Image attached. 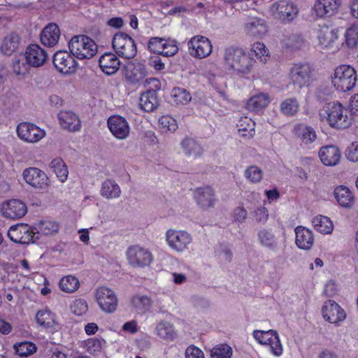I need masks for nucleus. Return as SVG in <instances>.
Returning a JSON list of instances; mask_svg holds the SVG:
<instances>
[{
    "mask_svg": "<svg viewBox=\"0 0 358 358\" xmlns=\"http://www.w3.org/2000/svg\"><path fill=\"white\" fill-rule=\"evenodd\" d=\"M296 244L303 250H309L313 245L314 237L312 231L308 229L299 226L295 229Z\"/></svg>",
    "mask_w": 358,
    "mask_h": 358,
    "instance_id": "30",
    "label": "nucleus"
},
{
    "mask_svg": "<svg viewBox=\"0 0 358 358\" xmlns=\"http://www.w3.org/2000/svg\"><path fill=\"white\" fill-rule=\"evenodd\" d=\"M36 322L45 328H52L55 324L54 314L49 310H39L36 315Z\"/></svg>",
    "mask_w": 358,
    "mask_h": 358,
    "instance_id": "45",
    "label": "nucleus"
},
{
    "mask_svg": "<svg viewBox=\"0 0 358 358\" xmlns=\"http://www.w3.org/2000/svg\"><path fill=\"white\" fill-rule=\"evenodd\" d=\"M34 227L28 224L20 223L11 226L8 231V236L14 243L27 244L30 242L35 243L39 239V236H35Z\"/></svg>",
    "mask_w": 358,
    "mask_h": 358,
    "instance_id": "10",
    "label": "nucleus"
},
{
    "mask_svg": "<svg viewBox=\"0 0 358 358\" xmlns=\"http://www.w3.org/2000/svg\"><path fill=\"white\" fill-rule=\"evenodd\" d=\"M173 101L177 104H187L190 101L192 96L190 94L183 88L175 87L172 90Z\"/></svg>",
    "mask_w": 358,
    "mask_h": 358,
    "instance_id": "52",
    "label": "nucleus"
},
{
    "mask_svg": "<svg viewBox=\"0 0 358 358\" xmlns=\"http://www.w3.org/2000/svg\"><path fill=\"white\" fill-rule=\"evenodd\" d=\"M211 358H231L232 349L227 344L216 345L211 350Z\"/></svg>",
    "mask_w": 358,
    "mask_h": 358,
    "instance_id": "51",
    "label": "nucleus"
},
{
    "mask_svg": "<svg viewBox=\"0 0 358 358\" xmlns=\"http://www.w3.org/2000/svg\"><path fill=\"white\" fill-rule=\"evenodd\" d=\"M260 244L266 248L274 250L277 247V238L271 229L262 228L257 233Z\"/></svg>",
    "mask_w": 358,
    "mask_h": 358,
    "instance_id": "34",
    "label": "nucleus"
},
{
    "mask_svg": "<svg viewBox=\"0 0 358 358\" xmlns=\"http://www.w3.org/2000/svg\"><path fill=\"white\" fill-rule=\"evenodd\" d=\"M16 353L20 357H27L36 350L35 344L31 342H22L14 345Z\"/></svg>",
    "mask_w": 358,
    "mask_h": 358,
    "instance_id": "54",
    "label": "nucleus"
},
{
    "mask_svg": "<svg viewBox=\"0 0 358 358\" xmlns=\"http://www.w3.org/2000/svg\"><path fill=\"white\" fill-rule=\"evenodd\" d=\"M73 55L67 51H57L53 56L55 69L62 74H71L76 71L78 64Z\"/></svg>",
    "mask_w": 358,
    "mask_h": 358,
    "instance_id": "16",
    "label": "nucleus"
},
{
    "mask_svg": "<svg viewBox=\"0 0 358 358\" xmlns=\"http://www.w3.org/2000/svg\"><path fill=\"white\" fill-rule=\"evenodd\" d=\"M130 301L132 307L141 313H145L148 311L152 304L151 299L146 295L137 294L133 296Z\"/></svg>",
    "mask_w": 358,
    "mask_h": 358,
    "instance_id": "36",
    "label": "nucleus"
},
{
    "mask_svg": "<svg viewBox=\"0 0 358 358\" xmlns=\"http://www.w3.org/2000/svg\"><path fill=\"white\" fill-rule=\"evenodd\" d=\"M322 312L324 320L330 323L336 324L345 318L344 310L332 300H328L324 303Z\"/></svg>",
    "mask_w": 358,
    "mask_h": 358,
    "instance_id": "23",
    "label": "nucleus"
},
{
    "mask_svg": "<svg viewBox=\"0 0 358 358\" xmlns=\"http://www.w3.org/2000/svg\"><path fill=\"white\" fill-rule=\"evenodd\" d=\"M166 41V39L162 38L152 37L149 40L148 48L151 52L162 55Z\"/></svg>",
    "mask_w": 358,
    "mask_h": 358,
    "instance_id": "55",
    "label": "nucleus"
},
{
    "mask_svg": "<svg viewBox=\"0 0 358 358\" xmlns=\"http://www.w3.org/2000/svg\"><path fill=\"white\" fill-rule=\"evenodd\" d=\"M289 76L293 85L302 88L315 80V70L308 63H296L290 68Z\"/></svg>",
    "mask_w": 358,
    "mask_h": 358,
    "instance_id": "5",
    "label": "nucleus"
},
{
    "mask_svg": "<svg viewBox=\"0 0 358 358\" xmlns=\"http://www.w3.org/2000/svg\"><path fill=\"white\" fill-rule=\"evenodd\" d=\"M338 31L327 25L320 26L317 38L320 44L324 48L331 47L338 39Z\"/></svg>",
    "mask_w": 358,
    "mask_h": 358,
    "instance_id": "32",
    "label": "nucleus"
},
{
    "mask_svg": "<svg viewBox=\"0 0 358 358\" xmlns=\"http://www.w3.org/2000/svg\"><path fill=\"white\" fill-rule=\"evenodd\" d=\"M186 358H205L201 350L194 345H189L185 350Z\"/></svg>",
    "mask_w": 358,
    "mask_h": 358,
    "instance_id": "61",
    "label": "nucleus"
},
{
    "mask_svg": "<svg viewBox=\"0 0 358 358\" xmlns=\"http://www.w3.org/2000/svg\"><path fill=\"white\" fill-rule=\"evenodd\" d=\"M69 48L73 56L79 59H90L97 52L95 42L85 35L72 37L69 42Z\"/></svg>",
    "mask_w": 358,
    "mask_h": 358,
    "instance_id": "3",
    "label": "nucleus"
},
{
    "mask_svg": "<svg viewBox=\"0 0 358 358\" xmlns=\"http://www.w3.org/2000/svg\"><path fill=\"white\" fill-rule=\"evenodd\" d=\"M244 31L250 37L262 38L266 34L268 29L264 20L255 17L245 24Z\"/></svg>",
    "mask_w": 358,
    "mask_h": 358,
    "instance_id": "26",
    "label": "nucleus"
},
{
    "mask_svg": "<svg viewBox=\"0 0 358 358\" xmlns=\"http://www.w3.org/2000/svg\"><path fill=\"white\" fill-rule=\"evenodd\" d=\"M33 227L36 232L34 233L35 236H38L39 237L40 235L48 236L54 234L57 232L59 229L58 224L56 222L49 220L41 221Z\"/></svg>",
    "mask_w": 358,
    "mask_h": 358,
    "instance_id": "40",
    "label": "nucleus"
},
{
    "mask_svg": "<svg viewBox=\"0 0 358 358\" xmlns=\"http://www.w3.org/2000/svg\"><path fill=\"white\" fill-rule=\"evenodd\" d=\"M29 64L26 62L24 55L15 56L12 62V69L15 74L24 76L28 73Z\"/></svg>",
    "mask_w": 358,
    "mask_h": 358,
    "instance_id": "47",
    "label": "nucleus"
},
{
    "mask_svg": "<svg viewBox=\"0 0 358 358\" xmlns=\"http://www.w3.org/2000/svg\"><path fill=\"white\" fill-rule=\"evenodd\" d=\"M299 104L296 99H287L281 103V112L287 116L294 115L299 110Z\"/></svg>",
    "mask_w": 358,
    "mask_h": 358,
    "instance_id": "49",
    "label": "nucleus"
},
{
    "mask_svg": "<svg viewBox=\"0 0 358 358\" xmlns=\"http://www.w3.org/2000/svg\"><path fill=\"white\" fill-rule=\"evenodd\" d=\"M189 52L191 56L203 59L209 56L213 50L210 41L203 36H193L188 42Z\"/></svg>",
    "mask_w": 358,
    "mask_h": 358,
    "instance_id": "14",
    "label": "nucleus"
},
{
    "mask_svg": "<svg viewBox=\"0 0 358 358\" xmlns=\"http://www.w3.org/2000/svg\"><path fill=\"white\" fill-rule=\"evenodd\" d=\"M345 155L348 160L353 162H358V141L352 143L348 147Z\"/></svg>",
    "mask_w": 358,
    "mask_h": 358,
    "instance_id": "60",
    "label": "nucleus"
},
{
    "mask_svg": "<svg viewBox=\"0 0 358 358\" xmlns=\"http://www.w3.org/2000/svg\"><path fill=\"white\" fill-rule=\"evenodd\" d=\"M252 49L257 57H261L268 55V50L266 48L265 45L262 43H255Z\"/></svg>",
    "mask_w": 358,
    "mask_h": 358,
    "instance_id": "64",
    "label": "nucleus"
},
{
    "mask_svg": "<svg viewBox=\"0 0 358 358\" xmlns=\"http://www.w3.org/2000/svg\"><path fill=\"white\" fill-rule=\"evenodd\" d=\"M27 211V206L17 199H12L1 204V212L4 217L19 219L22 217Z\"/></svg>",
    "mask_w": 358,
    "mask_h": 358,
    "instance_id": "19",
    "label": "nucleus"
},
{
    "mask_svg": "<svg viewBox=\"0 0 358 358\" xmlns=\"http://www.w3.org/2000/svg\"><path fill=\"white\" fill-rule=\"evenodd\" d=\"M322 121L326 120L329 126L336 129H346L351 124V118L348 111L338 102H329L325 104L320 112Z\"/></svg>",
    "mask_w": 358,
    "mask_h": 358,
    "instance_id": "2",
    "label": "nucleus"
},
{
    "mask_svg": "<svg viewBox=\"0 0 358 358\" xmlns=\"http://www.w3.org/2000/svg\"><path fill=\"white\" fill-rule=\"evenodd\" d=\"M71 311L76 315H82L88 310V306L85 300L78 299L73 301L71 305Z\"/></svg>",
    "mask_w": 358,
    "mask_h": 358,
    "instance_id": "57",
    "label": "nucleus"
},
{
    "mask_svg": "<svg viewBox=\"0 0 358 358\" xmlns=\"http://www.w3.org/2000/svg\"><path fill=\"white\" fill-rule=\"evenodd\" d=\"M22 176L24 181L34 188L47 191L50 186V180L42 170L30 167L24 170Z\"/></svg>",
    "mask_w": 358,
    "mask_h": 358,
    "instance_id": "12",
    "label": "nucleus"
},
{
    "mask_svg": "<svg viewBox=\"0 0 358 358\" xmlns=\"http://www.w3.org/2000/svg\"><path fill=\"white\" fill-rule=\"evenodd\" d=\"M194 199L203 210L213 208L217 202L215 190L210 186H203L194 190Z\"/></svg>",
    "mask_w": 358,
    "mask_h": 358,
    "instance_id": "17",
    "label": "nucleus"
},
{
    "mask_svg": "<svg viewBox=\"0 0 358 358\" xmlns=\"http://www.w3.org/2000/svg\"><path fill=\"white\" fill-rule=\"evenodd\" d=\"M253 336L259 343L268 345L271 352L274 355L278 357L282 355V347L276 331L255 330Z\"/></svg>",
    "mask_w": 358,
    "mask_h": 358,
    "instance_id": "11",
    "label": "nucleus"
},
{
    "mask_svg": "<svg viewBox=\"0 0 358 358\" xmlns=\"http://www.w3.org/2000/svg\"><path fill=\"white\" fill-rule=\"evenodd\" d=\"M238 132L243 137L251 138L255 134V122L247 117H242L237 124Z\"/></svg>",
    "mask_w": 358,
    "mask_h": 358,
    "instance_id": "39",
    "label": "nucleus"
},
{
    "mask_svg": "<svg viewBox=\"0 0 358 358\" xmlns=\"http://www.w3.org/2000/svg\"><path fill=\"white\" fill-rule=\"evenodd\" d=\"M296 134L305 144L312 143L317 138L314 129L307 125H299L296 127Z\"/></svg>",
    "mask_w": 358,
    "mask_h": 358,
    "instance_id": "42",
    "label": "nucleus"
},
{
    "mask_svg": "<svg viewBox=\"0 0 358 358\" xmlns=\"http://www.w3.org/2000/svg\"><path fill=\"white\" fill-rule=\"evenodd\" d=\"M94 296L99 308L104 313H111L116 310L118 299L111 289L105 286L99 287L95 290Z\"/></svg>",
    "mask_w": 358,
    "mask_h": 358,
    "instance_id": "9",
    "label": "nucleus"
},
{
    "mask_svg": "<svg viewBox=\"0 0 358 358\" xmlns=\"http://www.w3.org/2000/svg\"><path fill=\"white\" fill-rule=\"evenodd\" d=\"M61 127L69 131H78L80 129L81 124L78 117L71 111H61L58 114Z\"/></svg>",
    "mask_w": 358,
    "mask_h": 358,
    "instance_id": "28",
    "label": "nucleus"
},
{
    "mask_svg": "<svg viewBox=\"0 0 358 358\" xmlns=\"http://www.w3.org/2000/svg\"><path fill=\"white\" fill-rule=\"evenodd\" d=\"M60 30L55 23L48 24L41 34V42L45 46L53 47L59 41Z\"/></svg>",
    "mask_w": 358,
    "mask_h": 358,
    "instance_id": "29",
    "label": "nucleus"
},
{
    "mask_svg": "<svg viewBox=\"0 0 358 358\" xmlns=\"http://www.w3.org/2000/svg\"><path fill=\"white\" fill-rule=\"evenodd\" d=\"M101 71L106 75L115 74L120 67V61L113 53L107 52L102 55L99 60Z\"/></svg>",
    "mask_w": 358,
    "mask_h": 358,
    "instance_id": "25",
    "label": "nucleus"
},
{
    "mask_svg": "<svg viewBox=\"0 0 358 358\" xmlns=\"http://www.w3.org/2000/svg\"><path fill=\"white\" fill-rule=\"evenodd\" d=\"M244 176L249 182L257 183L263 178V171L257 166L252 165L246 168Z\"/></svg>",
    "mask_w": 358,
    "mask_h": 358,
    "instance_id": "50",
    "label": "nucleus"
},
{
    "mask_svg": "<svg viewBox=\"0 0 358 358\" xmlns=\"http://www.w3.org/2000/svg\"><path fill=\"white\" fill-rule=\"evenodd\" d=\"M105 341L103 339L92 338L85 341L86 350L90 354L100 352L102 349V343Z\"/></svg>",
    "mask_w": 358,
    "mask_h": 358,
    "instance_id": "56",
    "label": "nucleus"
},
{
    "mask_svg": "<svg viewBox=\"0 0 358 358\" xmlns=\"http://www.w3.org/2000/svg\"><path fill=\"white\" fill-rule=\"evenodd\" d=\"M247 215H248V213H247L246 210L242 206H238V207L236 208L234 210L233 214H232L234 220L235 222H238L240 223H243L245 222V220L247 218Z\"/></svg>",
    "mask_w": 358,
    "mask_h": 358,
    "instance_id": "62",
    "label": "nucleus"
},
{
    "mask_svg": "<svg viewBox=\"0 0 358 358\" xmlns=\"http://www.w3.org/2000/svg\"><path fill=\"white\" fill-rule=\"evenodd\" d=\"M166 241L173 250L182 252L192 244V237L186 231L170 229L166 232Z\"/></svg>",
    "mask_w": 358,
    "mask_h": 358,
    "instance_id": "8",
    "label": "nucleus"
},
{
    "mask_svg": "<svg viewBox=\"0 0 358 358\" xmlns=\"http://www.w3.org/2000/svg\"><path fill=\"white\" fill-rule=\"evenodd\" d=\"M26 62L32 67L43 66L48 59V54L45 50L37 44L29 45L24 52Z\"/></svg>",
    "mask_w": 358,
    "mask_h": 358,
    "instance_id": "21",
    "label": "nucleus"
},
{
    "mask_svg": "<svg viewBox=\"0 0 358 358\" xmlns=\"http://www.w3.org/2000/svg\"><path fill=\"white\" fill-rule=\"evenodd\" d=\"M164 48H163V52L162 55L165 57H171L175 55L178 51V48L175 41H166L164 43Z\"/></svg>",
    "mask_w": 358,
    "mask_h": 358,
    "instance_id": "59",
    "label": "nucleus"
},
{
    "mask_svg": "<svg viewBox=\"0 0 358 358\" xmlns=\"http://www.w3.org/2000/svg\"><path fill=\"white\" fill-rule=\"evenodd\" d=\"M79 280L73 275L62 278L59 282L60 289L66 293H73L79 287Z\"/></svg>",
    "mask_w": 358,
    "mask_h": 358,
    "instance_id": "48",
    "label": "nucleus"
},
{
    "mask_svg": "<svg viewBox=\"0 0 358 358\" xmlns=\"http://www.w3.org/2000/svg\"><path fill=\"white\" fill-rule=\"evenodd\" d=\"M157 335L162 339L173 341L176 334L171 324L168 322L162 321L156 327Z\"/></svg>",
    "mask_w": 358,
    "mask_h": 358,
    "instance_id": "44",
    "label": "nucleus"
},
{
    "mask_svg": "<svg viewBox=\"0 0 358 358\" xmlns=\"http://www.w3.org/2000/svg\"><path fill=\"white\" fill-rule=\"evenodd\" d=\"M305 41L301 35L293 34L288 36L285 40V45L290 48L299 49L301 48Z\"/></svg>",
    "mask_w": 358,
    "mask_h": 358,
    "instance_id": "58",
    "label": "nucleus"
},
{
    "mask_svg": "<svg viewBox=\"0 0 358 358\" xmlns=\"http://www.w3.org/2000/svg\"><path fill=\"white\" fill-rule=\"evenodd\" d=\"M254 216L258 223L264 224L268 218V210L265 207H259L255 210Z\"/></svg>",
    "mask_w": 358,
    "mask_h": 358,
    "instance_id": "63",
    "label": "nucleus"
},
{
    "mask_svg": "<svg viewBox=\"0 0 358 358\" xmlns=\"http://www.w3.org/2000/svg\"><path fill=\"white\" fill-rule=\"evenodd\" d=\"M50 167L53 170L57 177L62 182L67 180L69 175L68 168L61 157H57L52 159L50 164Z\"/></svg>",
    "mask_w": 358,
    "mask_h": 358,
    "instance_id": "41",
    "label": "nucleus"
},
{
    "mask_svg": "<svg viewBox=\"0 0 358 358\" xmlns=\"http://www.w3.org/2000/svg\"><path fill=\"white\" fill-rule=\"evenodd\" d=\"M125 80L131 85H138L144 82L147 76L145 66L140 63L129 62L123 69Z\"/></svg>",
    "mask_w": 358,
    "mask_h": 358,
    "instance_id": "18",
    "label": "nucleus"
},
{
    "mask_svg": "<svg viewBox=\"0 0 358 358\" xmlns=\"http://www.w3.org/2000/svg\"><path fill=\"white\" fill-rule=\"evenodd\" d=\"M127 256L129 263L134 267L149 266L153 259L152 253L148 249L138 245L129 247Z\"/></svg>",
    "mask_w": 358,
    "mask_h": 358,
    "instance_id": "13",
    "label": "nucleus"
},
{
    "mask_svg": "<svg viewBox=\"0 0 358 358\" xmlns=\"http://www.w3.org/2000/svg\"><path fill=\"white\" fill-rule=\"evenodd\" d=\"M181 147L186 155L197 157L203 152L201 146L193 138H186L181 142Z\"/></svg>",
    "mask_w": 358,
    "mask_h": 358,
    "instance_id": "38",
    "label": "nucleus"
},
{
    "mask_svg": "<svg viewBox=\"0 0 358 358\" xmlns=\"http://www.w3.org/2000/svg\"><path fill=\"white\" fill-rule=\"evenodd\" d=\"M314 229L323 234H329L334 229V225L331 220L324 215H317L313 219Z\"/></svg>",
    "mask_w": 358,
    "mask_h": 358,
    "instance_id": "37",
    "label": "nucleus"
},
{
    "mask_svg": "<svg viewBox=\"0 0 358 358\" xmlns=\"http://www.w3.org/2000/svg\"><path fill=\"white\" fill-rule=\"evenodd\" d=\"M270 102L266 94H259L251 97L247 102V108L250 110H259L265 108Z\"/></svg>",
    "mask_w": 358,
    "mask_h": 358,
    "instance_id": "43",
    "label": "nucleus"
},
{
    "mask_svg": "<svg viewBox=\"0 0 358 358\" xmlns=\"http://www.w3.org/2000/svg\"><path fill=\"white\" fill-rule=\"evenodd\" d=\"M113 48L118 56L124 59L134 58L137 52L134 40L125 33L115 34L113 39Z\"/></svg>",
    "mask_w": 358,
    "mask_h": 358,
    "instance_id": "7",
    "label": "nucleus"
},
{
    "mask_svg": "<svg viewBox=\"0 0 358 358\" xmlns=\"http://www.w3.org/2000/svg\"><path fill=\"white\" fill-rule=\"evenodd\" d=\"M254 60L241 48L228 47L224 49L222 56V64L225 69L237 74L248 73Z\"/></svg>",
    "mask_w": 358,
    "mask_h": 358,
    "instance_id": "1",
    "label": "nucleus"
},
{
    "mask_svg": "<svg viewBox=\"0 0 358 358\" xmlns=\"http://www.w3.org/2000/svg\"><path fill=\"white\" fill-rule=\"evenodd\" d=\"M269 12L274 19L287 24L296 17L299 10L292 2L287 0H280L271 6Z\"/></svg>",
    "mask_w": 358,
    "mask_h": 358,
    "instance_id": "6",
    "label": "nucleus"
},
{
    "mask_svg": "<svg viewBox=\"0 0 358 358\" xmlns=\"http://www.w3.org/2000/svg\"><path fill=\"white\" fill-rule=\"evenodd\" d=\"M318 155L322 163L325 166H336L341 159L340 150L334 145L322 147L319 150Z\"/></svg>",
    "mask_w": 358,
    "mask_h": 358,
    "instance_id": "24",
    "label": "nucleus"
},
{
    "mask_svg": "<svg viewBox=\"0 0 358 358\" xmlns=\"http://www.w3.org/2000/svg\"><path fill=\"white\" fill-rule=\"evenodd\" d=\"M108 127L113 135L117 139H126L129 135V123L125 118L120 115L110 117L108 120Z\"/></svg>",
    "mask_w": 358,
    "mask_h": 358,
    "instance_id": "20",
    "label": "nucleus"
},
{
    "mask_svg": "<svg viewBox=\"0 0 358 358\" xmlns=\"http://www.w3.org/2000/svg\"><path fill=\"white\" fill-rule=\"evenodd\" d=\"M17 134L19 138L27 143H37L45 136V130L34 124L21 122L17 127Z\"/></svg>",
    "mask_w": 358,
    "mask_h": 358,
    "instance_id": "15",
    "label": "nucleus"
},
{
    "mask_svg": "<svg viewBox=\"0 0 358 358\" xmlns=\"http://www.w3.org/2000/svg\"><path fill=\"white\" fill-rule=\"evenodd\" d=\"M159 99L155 90H149L141 94L140 108L148 113L155 110L159 106Z\"/></svg>",
    "mask_w": 358,
    "mask_h": 358,
    "instance_id": "31",
    "label": "nucleus"
},
{
    "mask_svg": "<svg viewBox=\"0 0 358 358\" xmlns=\"http://www.w3.org/2000/svg\"><path fill=\"white\" fill-rule=\"evenodd\" d=\"M100 194L106 199H115L120 197L121 189L115 180L107 179L101 184Z\"/></svg>",
    "mask_w": 358,
    "mask_h": 358,
    "instance_id": "33",
    "label": "nucleus"
},
{
    "mask_svg": "<svg viewBox=\"0 0 358 358\" xmlns=\"http://www.w3.org/2000/svg\"><path fill=\"white\" fill-rule=\"evenodd\" d=\"M357 73L354 68L349 65H340L334 70L331 76L334 87L340 92L352 90L356 85Z\"/></svg>",
    "mask_w": 358,
    "mask_h": 358,
    "instance_id": "4",
    "label": "nucleus"
},
{
    "mask_svg": "<svg viewBox=\"0 0 358 358\" xmlns=\"http://www.w3.org/2000/svg\"><path fill=\"white\" fill-rule=\"evenodd\" d=\"M159 125L163 132H174L178 129L176 120L169 115H163L159 120Z\"/></svg>",
    "mask_w": 358,
    "mask_h": 358,
    "instance_id": "53",
    "label": "nucleus"
},
{
    "mask_svg": "<svg viewBox=\"0 0 358 358\" xmlns=\"http://www.w3.org/2000/svg\"><path fill=\"white\" fill-rule=\"evenodd\" d=\"M341 3V0H316L313 9L317 17H330L338 12Z\"/></svg>",
    "mask_w": 358,
    "mask_h": 358,
    "instance_id": "22",
    "label": "nucleus"
},
{
    "mask_svg": "<svg viewBox=\"0 0 358 358\" xmlns=\"http://www.w3.org/2000/svg\"><path fill=\"white\" fill-rule=\"evenodd\" d=\"M22 42V38L16 32H10L2 39L0 51L3 55H11L18 50Z\"/></svg>",
    "mask_w": 358,
    "mask_h": 358,
    "instance_id": "27",
    "label": "nucleus"
},
{
    "mask_svg": "<svg viewBox=\"0 0 358 358\" xmlns=\"http://www.w3.org/2000/svg\"><path fill=\"white\" fill-rule=\"evenodd\" d=\"M338 203L345 208H350L354 203V197L348 188L344 186L337 187L334 190Z\"/></svg>",
    "mask_w": 358,
    "mask_h": 358,
    "instance_id": "35",
    "label": "nucleus"
},
{
    "mask_svg": "<svg viewBox=\"0 0 358 358\" xmlns=\"http://www.w3.org/2000/svg\"><path fill=\"white\" fill-rule=\"evenodd\" d=\"M345 45L350 49L358 45V24H353L345 32Z\"/></svg>",
    "mask_w": 358,
    "mask_h": 358,
    "instance_id": "46",
    "label": "nucleus"
}]
</instances>
